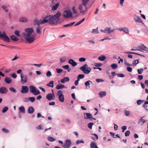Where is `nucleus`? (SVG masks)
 <instances>
[{
	"mask_svg": "<svg viewBox=\"0 0 148 148\" xmlns=\"http://www.w3.org/2000/svg\"><path fill=\"white\" fill-rule=\"evenodd\" d=\"M3 132L5 133H8L9 132V130L5 128H3L2 129Z\"/></svg>",
	"mask_w": 148,
	"mask_h": 148,
	"instance_id": "obj_60",
	"label": "nucleus"
},
{
	"mask_svg": "<svg viewBox=\"0 0 148 148\" xmlns=\"http://www.w3.org/2000/svg\"><path fill=\"white\" fill-rule=\"evenodd\" d=\"M143 71V68H141L140 69H138L137 70L139 74H141Z\"/></svg>",
	"mask_w": 148,
	"mask_h": 148,
	"instance_id": "obj_46",
	"label": "nucleus"
},
{
	"mask_svg": "<svg viewBox=\"0 0 148 148\" xmlns=\"http://www.w3.org/2000/svg\"><path fill=\"white\" fill-rule=\"evenodd\" d=\"M90 82L91 83H92V82L90 80H88V81H87L85 83V84L86 87H88L89 88H90Z\"/></svg>",
	"mask_w": 148,
	"mask_h": 148,
	"instance_id": "obj_35",
	"label": "nucleus"
},
{
	"mask_svg": "<svg viewBox=\"0 0 148 148\" xmlns=\"http://www.w3.org/2000/svg\"><path fill=\"white\" fill-rule=\"evenodd\" d=\"M84 118L86 119H90L91 120L92 119L96 120V119H95L92 117V115L90 113H85Z\"/></svg>",
	"mask_w": 148,
	"mask_h": 148,
	"instance_id": "obj_10",
	"label": "nucleus"
},
{
	"mask_svg": "<svg viewBox=\"0 0 148 148\" xmlns=\"http://www.w3.org/2000/svg\"><path fill=\"white\" fill-rule=\"evenodd\" d=\"M40 25L39 24L38 26V34H40L41 32L40 29L41 28V27L39 26Z\"/></svg>",
	"mask_w": 148,
	"mask_h": 148,
	"instance_id": "obj_58",
	"label": "nucleus"
},
{
	"mask_svg": "<svg viewBox=\"0 0 148 148\" xmlns=\"http://www.w3.org/2000/svg\"><path fill=\"white\" fill-rule=\"evenodd\" d=\"M90 146L91 148H94L97 145L96 142L92 141L90 143Z\"/></svg>",
	"mask_w": 148,
	"mask_h": 148,
	"instance_id": "obj_31",
	"label": "nucleus"
},
{
	"mask_svg": "<svg viewBox=\"0 0 148 148\" xmlns=\"http://www.w3.org/2000/svg\"><path fill=\"white\" fill-rule=\"evenodd\" d=\"M29 101L31 102H33L35 100V98L34 97H29Z\"/></svg>",
	"mask_w": 148,
	"mask_h": 148,
	"instance_id": "obj_53",
	"label": "nucleus"
},
{
	"mask_svg": "<svg viewBox=\"0 0 148 148\" xmlns=\"http://www.w3.org/2000/svg\"><path fill=\"white\" fill-rule=\"evenodd\" d=\"M66 57L64 56L60 58V61L61 63H63L66 61Z\"/></svg>",
	"mask_w": 148,
	"mask_h": 148,
	"instance_id": "obj_41",
	"label": "nucleus"
},
{
	"mask_svg": "<svg viewBox=\"0 0 148 148\" xmlns=\"http://www.w3.org/2000/svg\"><path fill=\"white\" fill-rule=\"evenodd\" d=\"M124 61H125V64L126 66H131L132 65V64H129L128 62H127V61L126 60H124Z\"/></svg>",
	"mask_w": 148,
	"mask_h": 148,
	"instance_id": "obj_61",
	"label": "nucleus"
},
{
	"mask_svg": "<svg viewBox=\"0 0 148 148\" xmlns=\"http://www.w3.org/2000/svg\"><path fill=\"white\" fill-rule=\"evenodd\" d=\"M130 134V132L129 130L126 131L125 133V136L126 137L129 136Z\"/></svg>",
	"mask_w": 148,
	"mask_h": 148,
	"instance_id": "obj_52",
	"label": "nucleus"
},
{
	"mask_svg": "<svg viewBox=\"0 0 148 148\" xmlns=\"http://www.w3.org/2000/svg\"><path fill=\"white\" fill-rule=\"evenodd\" d=\"M65 88V86L64 85L60 84H58L56 86V88L58 90L62 89Z\"/></svg>",
	"mask_w": 148,
	"mask_h": 148,
	"instance_id": "obj_25",
	"label": "nucleus"
},
{
	"mask_svg": "<svg viewBox=\"0 0 148 148\" xmlns=\"http://www.w3.org/2000/svg\"><path fill=\"white\" fill-rule=\"evenodd\" d=\"M139 60L140 59H138L133 61L132 62V65L133 66H135L138 63Z\"/></svg>",
	"mask_w": 148,
	"mask_h": 148,
	"instance_id": "obj_38",
	"label": "nucleus"
},
{
	"mask_svg": "<svg viewBox=\"0 0 148 148\" xmlns=\"http://www.w3.org/2000/svg\"><path fill=\"white\" fill-rule=\"evenodd\" d=\"M34 111V108L32 106L29 107L28 109V112L29 114H32L33 113Z\"/></svg>",
	"mask_w": 148,
	"mask_h": 148,
	"instance_id": "obj_26",
	"label": "nucleus"
},
{
	"mask_svg": "<svg viewBox=\"0 0 148 148\" xmlns=\"http://www.w3.org/2000/svg\"><path fill=\"white\" fill-rule=\"evenodd\" d=\"M80 143H84V141L83 140H77L76 141V143L78 145Z\"/></svg>",
	"mask_w": 148,
	"mask_h": 148,
	"instance_id": "obj_45",
	"label": "nucleus"
},
{
	"mask_svg": "<svg viewBox=\"0 0 148 148\" xmlns=\"http://www.w3.org/2000/svg\"><path fill=\"white\" fill-rule=\"evenodd\" d=\"M72 13L69 10L64 11L63 16L65 18H69L72 16Z\"/></svg>",
	"mask_w": 148,
	"mask_h": 148,
	"instance_id": "obj_6",
	"label": "nucleus"
},
{
	"mask_svg": "<svg viewBox=\"0 0 148 148\" xmlns=\"http://www.w3.org/2000/svg\"><path fill=\"white\" fill-rule=\"evenodd\" d=\"M85 77V75L83 74H79L77 77V79L80 80V79L84 78Z\"/></svg>",
	"mask_w": 148,
	"mask_h": 148,
	"instance_id": "obj_40",
	"label": "nucleus"
},
{
	"mask_svg": "<svg viewBox=\"0 0 148 148\" xmlns=\"http://www.w3.org/2000/svg\"><path fill=\"white\" fill-rule=\"evenodd\" d=\"M116 75L118 77H123L125 76V75L122 73H117Z\"/></svg>",
	"mask_w": 148,
	"mask_h": 148,
	"instance_id": "obj_49",
	"label": "nucleus"
},
{
	"mask_svg": "<svg viewBox=\"0 0 148 148\" xmlns=\"http://www.w3.org/2000/svg\"><path fill=\"white\" fill-rule=\"evenodd\" d=\"M14 33L17 36H20L19 32L18 31L15 30Z\"/></svg>",
	"mask_w": 148,
	"mask_h": 148,
	"instance_id": "obj_59",
	"label": "nucleus"
},
{
	"mask_svg": "<svg viewBox=\"0 0 148 148\" xmlns=\"http://www.w3.org/2000/svg\"><path fill=\"white\" fill-rule=\"evenodd\" d=\"M25 32L23 33V35L26 41L29 43L32 42L35 39V36L32 35L33 30L32 28H27L25 30Z\"/></svg>",
	"mask_w": 148,
	"mask_h": 148,
	"instance_id": "obj_2",
	"label": "nucleus"
},
{
	"mask_svg": "<svg viewBox=\"0 0 148 148\" xmlns=\"http://www.w3.org/2000/svg\"><path fill=\"white\" fill-rule=\"evenodd\" d=\"M1 7L6 12H8V10L6 9V8L7 7V6L5 5H3L1 6Z\"/></svg>",
	"mask_w": 148,
	"mask_h": 148,
	"instance_id": "obj_51",
	"label": "nucleus"
},
{
	"mask_svg": "<svg viewBox=\"0 0 148 148\" xmlns=\"http://www.w3.org/2000/svg\"><path fill=\"white\" fill-rule=\"evenodd\" d=\"M133 17L134 19L136 22L140 23H143L141 18L139 16L135 14L133 16Z\"/></svg>",
	"mask_w": 148,
	"mask_h": 148,
	"instance_id": "obj_9",
	"label": "nucleus"
},
{
	"mask_svg": "<svg viewBox=\"0 0 148 148\" xmlns=\"http://www.w3.org/2000/svg\"><path fill=\"white\" fill-rule=\"evenodd\" d=\"M144 101V100L139 99L137 101V103L138 105H140Z\"/></svg>",
	"mask_w": 148,
	"mask_h": 148,
	"instance_id": "obj_42",
	"label": "nucleus"
},
{
	"mask_svg": "<svg viewBox=\"0 0 148 148\" xmlns=\"http://www.w3.org/2000/svg\"><path fill=\"white\" fill-rule=\"evenodd\" d=\"M116 29L120 31H123V32L126 34H128L129 33V29L127 27H121Z\"/></svg>",
	"mask_w": 148,
	"mask_h": 148,
	"instance_id": "obj_12",
	"label": "nucleus"
},
{
	"mask_svg": "<svg viewBox=\"0 0 148 148\" xmlns=\"http://www.w3.org/2000/svg\"><path fill=\"white\" fill-rule=\"evenodd\" d=\"M124 112L125 115L126 116H128L129 115L130 112L129 111L125 110L124 111Z\"/></svg>",
	"mask_w": 148,
	"mask_h": 148,
	"instance_id": "obj_50",
	"label": "nucleus"
},
{
	"mask_svg": "<svg viewBox=\"0 0 148 148\" xmlns=\"http://www.w3.org/2000/svg\"><path fill=\"white\" fill-rule=\"evenodd\" d=\"M29 90L30 92L34 94L37 95V92L36 91V88L33 86H30L29 87Z\"/></svg>",
	"mask_w": 148,
	"mask_h": 148,
	"instance_id": "obj_13",
	"label": "nucleus"
},
{
	"mask_svg": "<svg viewBox=\"0 0 148 148\" xmlns=\"http://www.w3.org/2000/svg\"><path fill=\"white\" fill-rule=\"evenodd\" d=\"M69 63L73 67H74L77 65V63L72 59H70L69 60Z\"/></svg>",
	"mask_w": 148,
	"mask_h": 148,
	"instance_id": "obj_17",
	"label": "nucleus"
},
{
	"mask_svg": "<svg viewBox=\"0 0 148 148\" xmlns=\"http://www.w3.org/2000/svg\"><path fill=\"white\" fill-rule=\"evenodd\" d=\"M61 12L59 11L54 15H49L45 17L43 20L38 21V26L39 24L48 23L51 25H56L57 24L60 20V16Z\"/></svg>",
	"mask_w": 148,
	"mask_h": 148,
	"instance_id": "obj_1",
	"label": "nucleus"
},
{
	"mask_svg": "<svg viewBox=\"0 0 148 148\" xmlns=\"http://www.w3.org/2000/svg\"><path fill=\"white\" fill-rule=\"evenodd\" d=\"M110 67L113 69H116L118 67V65L116 64L113 63L110 65Z\"/></svg>",
	"mask_w": 148,
	"mask_h": 148,
	"instance_id": "obj_32",
	"label": "nucleus"
},
{
	"mask_svg": "<svg viewBox=\"0 0 148 148\" xmlns=\"http://www.w3.org/2000/svg\"><path fill=\"white\" fill-rule=\"evenodd\" d=\"M59 99L62 102H63L64 101V95L63 94H60L59 95Z\"/></svg>",
	"mask_w": 148,
	"mask_h": 148,
	"instance_id": "obj_19",
	"label": "nucleus"
},
{
	"mask_svg": "<svg viewBox=\"0 0 148 148\" xmlns=\"http://www.w3.org/2000/svg\"><path fill=\"white\" fill-rule=\"evenodd\" d=\"M116 29H111V28L110 27H106L104 28V31L105 33H107L108 34H110L111 33L113 32Z\"/></svg>",
	"mask_w": 148,
	"mask_h": 148,
	"instance_id": "obj_11",
	"label": "nucleus"
},
{
	"mask_svg": "<svg viewBox=\"0 0 148 148\" xmlns=\"http://www.w3.org/2000/svg\"><path fill=\"white\" fill-rule=\"evenodd\" d=\"M21 82L22 84H24L27 82V76L23 75L22 73L21 74Z\"/></svg>",
	"mask_w": 148,
	"mask_h": 148,
	"instance_id": "obj_14",
	"label": "nucleus"
},
{
	"mask_svg": "<svg viewBox=\"0 0 148 148\" xmlns=\"http://www.w3.org/2000/svg\"><path fill=\"white\" fill-rule=\"evenodd\" d=\"M8 92V90L5 87H2L0 88V93L1 94H5Z\"/></svg>",
	"mask_w": 148,
	"mask_h": 148,
	"instance_id": "obj_16",
	"label": "nucleus"
},
{
	"mask_svg": "<svg viewBox=\"0 0 148 148\" xmlns=\"http://www.w3.org/2000/svg\"><path fill=\"white\" fill-rule=\"evenodd\" d=\"M138 51L143 52L144 53H147L148 52V48L143 44H141L140 45L138 46Z\"/></svg>",
	"mask_w": 148,
	"mask_h": 148,
	"instance_id": "obj_5",
	"label": "nucleus"
},
{
	"mask_svg": "<svg viewBox=\"0 0 148 148\" xmlns=\"http://www.w3.org/2000/svg\"><path fill=\"white\" fill-rule=\"evenodd\" d=\"M42 125L40 124L38 127V130H43L44 128L43 127H42Z\"/></svg>",
	"mask_w": 148,
	"mask_h": 148,
	"instance_id": "obj_62",
	"label": "nucleus"
},
{
	"mask_svg": "<svg viewBox=\"0 0 148 148\" xmlns=\"http://www.w3.org/2000/svg\"><path fill=\"white\" fill-rule=\"evenodd\" d=\"M19 109L20 112L23 113H25V110L23 106H22L20 107L19 108Z\"/></svg>",
	"mask_w": 148,
	"mask_h": 148,
	"instance_id": "obj_33",
	"label": "nucleus"
},
{
	"mask_svg": "<svg viewBox=\"0 0 148 148\" xmlns=\"http://www.w3.org/2000/svg\"><path fill=\"white\" fill-rule=\"evenodd\" d=\"M54 82L53 81H50L49 83L47 84V85L48 86L51 87L52 88L53 87Z\"/></svg>",
	"mask_w": 148,
	"mask_h": 148,
	"instance_id": "obj_36",
	"label": "nucleus"
},
{
	"mask_svg": "<svg viewBox=\"0 0 148 148\" xmlns=\"http://www.w3.org/2000/svg\"><path fill=\"white\" fill-rule=\"evenodd\" d=\"M9 90L11 91L12 92H14L15 93L16 92V90L14 88L11 87L9 88Z\"/></svg>",
	"mask_w": 148,
	"mask_h": 148,
	"instance_id": "obj_55",
	"label": "nucleus"
},
{
	"mask_svg": "<svg viewBox=\"0 0 148 148\" xmlns=\"http://www.w3.org/2000/svg\"><path fill=\"white\" fill-rule=\"evenodd\" d=\"M92 33H97L98 34L99 33V32L98 31V28L95 29H93L92 31Z\"/></svg>",
	"mask_w": 148,
	"mask_h": 148,
	"instance_id": "obj_43",
	"label": "nucleus"
},
{
	"mask_svg": "<svg viewBox=\"0 0 148 148\" xmlns=\"http://www.w3.org/2000/svg\"><path fill=\"white\" fill-rule=\"evenodd\" d=\"M0 38H3V40L5 42H9L10 40V39L7 35L5 31L3 32L2 33H1V32H0Z\"/></svg>",
	"mask_w": 148,
	"mask_h": 148,
	"instance_id": "obj_4",
	"label": "nucleus"
},
{
	"mask_svg": "<svg viewBox=\"0 0 148 148\" xmlns=\"http://www.w3.org/2000/svg\"><path fill=\"white\" fill-rule=\"evenodd\" d=\"M94 124L92 123H90L88 125V127L90 129H91L92 128V126Z\"/></svg>",
	"mask_w": 148,
	"mask_h": 148,
	"instance_id": "obj_44",
	"label": "nucleus"
},
{
	"mask_svg": "<svg viewBox=\"0 0 148 148\" xmlns=\"http://www.w3.org/2000/svg\"><path fill=\"white\" fill-rule=\"evenodd\" d=\"M71 144V141L70 140L67 139L64 143L63 145L64 148H69Z\"/></svg>",
	"mask_w": 148,
	"mask_h": 148,
	"instance_id": "obj_7",
	"label": "nucleus"
},
{
	"mask_svg": "<svg viewBox=\"0 0 148 148\" xmlns=\"http://www.w3.org/2000/svg\"><path fill=\"white\" fill-rule=\"evenodd\" d=\"M46 99L49 101L53 100L55 99L54 93H51L48 94L46 96Z\"/></svg>",
	"mask_w": 148,
	"mask_h": 148,
	"instance_id": "obj_8",
	"label": "nucleus"
},
{
	"mask_svg": "<svg viewBox=\"0 0 148 148\" xmlns=\"http://www.w3.org/2000/svg\"><path fill=\"white\" fill-rule=\"evenodd\" d=\"M56 70L58 73H60L63 71V70L60 68H57Z\"/></svg>",
	"mask_w": 148,
	"mask_h": 148,
	"instance_id": "obj_48",
	"label": "nucleus"
},
{
	"mask_svg": "<svg viewBox=\"0 0 148 148\" xmlns=\"http://www.w3.org/2000/svg\"><path fill=\"white\" fill-rule=\"evenodd\" d=\"M75 23V22H73L71 23H70L69 24H68L66 25H63V27H70L72 26L73 25H74Z\"/></svg>",
	"mask_w": 148,
	"mask_h": 148,
	"instance_id": "obj_34",
	"label": "nucleus"
},
{
	"mask_svg": "<svg viewBox=\"0 0 148 148\" xmlns=\"http://www.w3.org/2000/svg\"><path fill=\"white\" fill-rule=\"evenodd\" d=\"M82 3L84 6H87V5L89 1V0H82Z\"/></svg>",
	"mask_w": 148,
	"mask_h": 148,
	"instance_id": "obj_39",
	"label": "nucleus"
},
{
	"mask_svg": "<svg viewBox=\"0 0 148 148\" xmlns=\"http://www.w3.org/2000/svg\"><path fill=\"white\" fill-rule=\"evenodd\" d=\"M86 60L85 58H81L79 59V61L80 62H84Z\"/></svg>",
	"mask_w": 148,
	"mask_h": 148,
	"instance_id": "obj_54",
	"label": "nucleus"
},
{
	"mask_svg": "<svg viewBox=\"0 0 148 148\" xmlns=\"http://www.w3.org/2000/svg\"><path fill=\"white\" fill-rule=\"evenodd\" d=\"M59 6V3H56L55 5H53L52 7L51 10L53 11H54L56 10Z\"/></svg>",
	"mask_w": 148,
	"mask_h": 148,
	"instance_id": "obj_20",
	"label": "nucleus"
},
{
	"mask_svg": "<svg viewBox=\"0 0 148 148\" xmlns=\"http://www.w3.org/2000/svg\"><path fill=\"white\" fill-rule=\"evenodd\" d=\"M4 81L6 83L9 84L11 82L12 80L10 78L6 77L5 78Z\"/></svg>",
	"mask_w": 148,
	"mask_h": 148,
	"instance_id": "obj_18",
	"label": "nucleus"
},
{
	"mask_svg": "<svg viewBox=\"0 0 148 148\" xmlns=\"http://www.w3.org/2000/svg\"><path fill=\"white\" fill-rule=\"evenodd\" d=\"M48 140L51 142H53L56 140V139L51 136H48L47 137Z\"/></svg>",
	"mask_w": 148,
	"mask_h": 148,
	"instance_id": "obj_37",
	"label": "nucleus"
},
{
	"mask_svg": "<svg viewBox=\"0 0 148 148\" xmlns=\"http://www.w3.org/2000/svg\"><path fill=\"white\" fill-rule=\"evenodd\" d=\"M96 82H103L104 81V80L101 79H96Z\"/></svg>",
	"mask_w": 148,
	"mask_h": 148,
	"instance_id": "obj_57",
	"label": "nucleus"
},
{
	"mask_svg": "<svg viewBox=\"0 0 148 148\" xmlns=\"http://www.w3.org/2000/svg\"><path fill=\"white\" fill-rule=\"evenodd\" d=\"M99 95L100 98H101L105 96L106 95V91H102L99 92Z\"/></svg>",
	"mask_w": 148,
	"mask_h": 148,
	"instance_id": "obj_23",
	"label": "nucleus"
},
{
	"mask_svg": "<svg viewBox=\"0 0 148 148\" xmlns=\"http://www.w3.org/2000/svg\"><path fill=\"white\" fill-rule=\"evenodd\" d=\"M126 69L129 72H131L132 71V68L129 66L127 67L126 68Z\"/></svg>",
	"mask_w": 148,
	"mask_h": 148,
	"instance_id": "obj_63",
	"label": "nucleus"
},
{
	"mask_svg": "<svg viewBox=\"0 0 148 148\" xmlns=\"http://www.w3.org/2000/svg\"><path fill=\"white\" fill-rule=\"evenodd\" d=\"M19 21L21 22H26L28 21V19L25 17H22L19 18Z\"/></svg>",
	"mask_w": 148,
	"mask_h": 148,
	"instance_id": "obj_22",
	"label": "nucleus"
},
{
	"mask_svg": "<svg viewBox=\"0 0 148 148\" xmlns=\"http://www.w3.org/2000/svg\"><path fill=\"white\" fill-rule=\"evenodd\" d=\"M144 117V116H143L141 118L139 119L138 122V124H141V125H142L144 123L146 122V121L145 120H144L143 119V118Z\"/></svg>",
	"mask_w": 148,
	"mask_h": 148,
	"instance_id": "obj_24",
	"label": "nucleus"
},
{
	"mask_svg": "<svg viewBox=\"0 0 148 148\" xmlns=\"http://www.w3.org/2000/svg\"><path fill=\"white\" fill-rule=\"evenodd\" d=\"M106 57L105 56L103 55H101L99 56L98 58V59L101 61H104L106 59Z\"/></svg>",
	"mask_w": 148,
	"mask_h": 148,
	"instance_id": "obj_30",
	"label": "nucleus"
},
{
	"mask_svg": "<svg viewBox=\"0 0 148 148\" xmlns=\"http://www.w3.org/2000/svg\"><path fill=\"white\" fill-rule=\"evenodd\" d=\"M84 5L83 4H80L79 6V9L80 10V12L84 14V11L83 10Z\"/></svg>",
	"mask_w": 148,
	"mask_h": 148,
	"instance_id": "obj_29",
	"label": "nucleus"
},
{
	"mask_svg": "<svg viewBox=\"0 0 148 148\" xmlns=\"http://www.w3.org/2000/svg\"><path fill=\"white\" fill-rule=\"evenodd\" d=\"M69 78L68 77H65L61 80V82L62 83H64L65 82H69Z\"/></svg>",
	"mask_w": 148,
	"mask_h": 148,
	"instance_id": "obj_21",
	"label": "nucleus"
},
{
	"mask_svg": "<svg viewBox=\"0 0 148 148\" xmlns=\"http://www.w3.org/2000/svg\"><path fill=\"white\" fill-rule=\"evenodd\" d=\"M91 135H93L95 136H92L91 137V138L94 141H97L98 138V135L95 134H92Z\"/></svg>",
	"mask_w": 148,
	"mask_h": 148,
	"instance_id": "obj_28",
	"label": "nucleus"
},
{
	"mask_svg": "<svg viewBox=\"0 0 148 148\" xmlns=\"http://www.w3.org/2000/svg\"><path fill=\"white\" fill-rule=\"evenodd\" d=\"M8 110V108L7 107H4L2 110V112L3 113L5 112Z\"/></svg>",
	"mask_w": 148,
	"mask_h": 148,
	"instance_id": "obj_47",
	"label": "nucleus"
},
{
	"mask_svg": "<svg viewBox=\"0 0 148 148\" xmlns=\"http://www.w3.org/2000/svg\"><path fill=\"white\" fill-rule=\"evenodd\" d=\"M10 38L13 41H17L19 39L14 35H12L10 36Z\"/></svg>",
	"mask_w": 148,
	"mask_h": 148,
	"instance_id": "obj_27",
	"label": "nucleus"
},
{
	"mask_svg": "<svg viewBox=\"0 0 148 148\" xmlns=\"http://www.w3.org/2000/svg\"><path fill=\"white\" fill-rule=\"evenodd\" d=\"M29 97L25 98L24 99V101L25 102H28L29 101Z\"/></svg>",
	"mask_w": 148,
	"mask_h": 148,
	"instance_id": "obj_64",
	"label": "nucleus"
},
{
	"mask_svg": "<svg viewBox=\"0 0 148 148\" xmlns=\"http://www.w3.org/2000/svg\"><path fill=\"white\" fill-rule=\"evenodd\" d=\"M80 69L85 74H88L91 71V68L88 66L86 64H84L80 68Z\"/></svg>",
	"mask_w": 148,
	"mask_h": 148,
	"instance_id": "obj_3",
	"label": "nucleus"
},
{
	"mask_svg": "<svg viewBox=\"0 0 148 148\" xmlns=\"http://www.w3.org/2000/svg\"><path fill=\"white\" fill-rule=\"evenodd\" d=\"M51 75V73L50 71H48L46 73V75L47 77H50Z\"/></svg>",
	"mask_w": 148,
	"mask_h": 148,
	"instance_id": "obj_56",
	"label": "nucleus"
},
{
	"mask_svg": "<svg viewBox=\"0 0 148 148\" xmlns=\"http://www.w3.org/2000/svg\"><path fill=\"white\" fill-rule=\"evenodd\" d=\"M29 91L28 87L26 86H22L21 92L22 93H27Z\"/></svg>",
	"mask_w": 148,
	"mask_h": 148,
	"instance_id": "obj_15",
	"label": "nucleus"
}]
</instances>
